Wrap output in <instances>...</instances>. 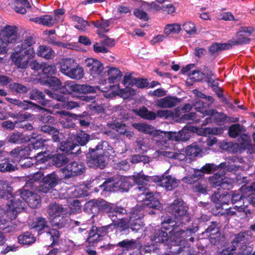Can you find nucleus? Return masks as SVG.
I'll use <instances>...</instances> for the list:
<instances>
[{"label": "nucleus", "mask_w": 255, "mask_h": 255, "mask_svg": "<svg viewBox=\"0 0 255 255\" xmlns=\"http://www.w3.org/2000/svg\"><path fill=\"white\" fill-rule=\"evenodd\" d=\"M131 178L132 182L138 185L137 190L141 192V195L149 191L147 183L149 181L154 182L155 180V176H145L141 172L133 175Z\"/></svg>", "instance_id": "f3484780"}, {"label": "nucleus", "mask_w": 255, "mask_h": 255, "mask_svg": "<svg viewBox=\"0 0 255 255\" xmlns=\"http://www.w3.org/2000/svg\"><path fill=\"white\" fill-rule=\"evenodd\" d=\"M129 222L130 228L133 231L137 232L142 228V223L140 219V216L130 217Z\"/></svg>", "instance_id": "ea45409f"}, {"label": "nucleus", "mask_w": 255, "mask_h": 255, "mask_svg": "<svg viewBox=\"0 0 255 255\" xmlns=\"http://www.w3.org/2000/svg\"><path fill=\"white\" fill-rule=\"evenodd\" d=\"M226 181V179L224 178L223 176L218 174H215L210 177L209 179L210 184L214 187L222 186Z\"/></svg>", "instance_id": "c03bdc74"}, {"label": "nucleus", "mask_w": 255, "mask_h": 255, "mask_svg": "<svg viewBox=\"0 0 255 255\" xmlns=\"http://www.w3.org/2000/svg\"><path fill=\"white\" fill-rule=\"evenodd\" d=\"M245 131V128L243 126L237 124L231 126L229 128V134L232 137H236L241 133Z\"/></svg>", "instance_id": "a19ab883"}, {"label": "nucleus", "mask_w": 255, "mask_h": 255, "mask_svg": "<svg viewBox=\"0 0 255 255\" xmlns=\"http://www.w3.org/2000/svg\"><path fill=\"white\" fill-rule=\"evenodd\" d=\"M97 146H100L101 150L104 151V153L108 158V156L113 155L115 153L113 148L109 145L107 142L102 141L100 142L97 145Z\"/></svg>", "instance_id": "3c124183"}, {"label": "nucleus", "mask_w": 255, "mask_h": 255, "mask_svg": "<svg viewBox=\"0 0 255 255\" xmlns=\"http://www.w3.org/2000/svg\"><path fill=\"white\" fill-rule=\"evenodd\" d=\"M45 93L50 97L55 99L58 101L63 102L61 107L67 110H72L74 108L79 107L80 103L74 101H65L66 98L63 95H59L52 92L49 90H45ZM60 106L59 104L56 105L55 107L59 108Z\"/></svg>", "instance_id": "6ab92c4d"}, {"label": "nucleus", "mask_w": 255, "mask_h": 255, "mask_svg": "<svg viewBox=\"0 0 255 255\" xmlns=\"http://www.w3.org/2000/svg\"><path fill=\"white\" fill-rule=\"evenodd\" d=\"M133 127L138 130L145 132L150 133L151 132V128L149 126L143 123H135L132 125Z\"/></svg>", "instance_id": "338daca9"}, {"label": "nucleus", "mask_w": 255, "mask_h": 255, "mask_svg": "<svg viewBox=\"0 0 255 255\" xmlns=\"http://www.w3.org/2000/svg\"><path fill=\"white\" fill-rule=\"evenodd\" d=\"M66 88L70 91L78 93H91L96 92L98 87H94L87 85H80L75 83L74 81H67L65 84Z\"/></svg>", "instance_id": "5701e85b"}, {"label": "nucleus", "mask_w": 255, "mask_h": 255, "mask_svg": "<svg viewBox=\"0 0 255 255\" xmlns=\"http://www.w3.org/2000/svg\"><path fill=\"white\" fill-rule=\"evenodd\" d=\"M85 165L81 162L74 161L68 164L64 168H62V172L65 178L82 174L85 170Z\"/></svg>", "instance_id": "4468645a"}, {"label": "nucleus", "mask_w": 255, "mask_h": 255, "mask_svg": "<svg viewBox=\"0 0 255 255\" xmlns=\"http://www.w3.org/2000/svg\"><path fill=\"white\" fill-rule=\"evenodd\" d=\"M108 70L105 71L108 78V80L110 83H114L121 80L122 76V73L120 70L116 67H107Z\"/></svg>", "instance_id": "7c9ffc66"}, {"label": "nucleus", "mask_w": 255, "mask_h": 255, "mask_svg": "<svg viewBox=\"0 0 255 255\" xmlns=\"http://www.w3.org/2000/svg\"><path fill=\"white\" fill-rule=\"evenodd\" d=\"M192 132L189 129L184 128L178 132H169V137L175 141H186L189 139Z\"/></svg>", "instance_id": "cd10ccee"}, {"label": "nucleus", "mask_w": 255, "mask_h": 255, "mask_svg": "<svg viewBox=\"0 0 255 255\" xmlns=\"http://www.w3.org/2000/svg\"><path fill=\"white\" fill-rule=\"evenodd\" d=\"M180 101L176 97H166L158 100L156 102V105L161 108H170L175 106Z\"/></svg>", "instance_id": "bb28decb"}, {"label": "nucleus", "mask_w": 255, "mask_h": 255, "mask_svg": "<svg viewBox=\"0 0 255 255\" xmlns=\"http://www.w3.org/2000/svg\"><path fill=\"white\" fill-rule=\"evenodd\" d=\"M249 197L247 193H246L245 191H242L241 190V192L239 191L237 193H234L231 195V199L232 200V202L234 204L237 203V202L241 201V200L244 198H247Z\"/></svg>", "instance_id": "bf43d9fd"}, {"label": "nucleus", "mask_w": 255, "mask_h": 255, "mask_svg": "<svg viewBox=\"0 0 255 255\" xmlns=\"http://www.w3.org/2000/svg\"><path fill=\"white\" fill-rule=\"evenodd\" d=\"M60 179L55 172L47 175L42 179V183L38 186V190L43 193H48L60 182Z\"/></svg>", "instance_id": "ddd939ff"}, {"label": "nucleus", "mask_w": 255, "mask_h": 255, "mask_svg": "<svg viewBox=\"0 0 255 255\" xmlns=\"http://www.w3.org/2000/svg\"><path fill=\"white\" fill-rule=\"evenodd\" d=\"M56 114H59L61 116L60 122L65 128H68L69 127V125L68 124L66 125L65 124L64 120H67L68 118H72L73 119H78V118L82 117V116L81 115H77L75 114H73L65 111H57L56 112Z\"/></svg>", "instance_id": "58836bf2"}, {"label": "nucleus", "mask_w": 255, "mask_h": 255, "mask_svg": "<svg viewBox=\"0 0 255 255\" xmlns=\"http://www.w3.org/2000/svg\"><path fill=\"white\" fill-rule=\"evenodd\" d=\"M113 230V225L110 224L106 226L97 228L92 227L89 233L87 241L90 243H95L102 240L103 236L106 235L109 230Z\"/></svg>", "instance_id": "dca6fc26"}, {"label": "nucleus", "mask_w": 255, "mask_h": 255, "mask_svg": "<svg viewBox=\"0 0 255 255\" xmlns=\"http://www.w3.org/2000/svg\"><path fill=\"white\" fill-rule=\"evenodd\" d=\"M9 158H4L0 160V171L10 172L15 170V165L11 163Z\"/></svg>", "instance_id": "79ce46f5"}, {"label": "nucleus", "mask_w": 255, "mask_h": 255, "mask_svg": "<svg viewBox=\"0 0 255 255\" xmlns=\"http://www.w3.org/2000/svg\"><path fill=\"white\" fill-rule=\"evenodd\" d=\"M57 22H58L57 17H53L49 15L41 16V24L44 26L51 27Z\"/></svg>", "instance_id": "864d4df0"}, {"label": "nucleus", "mask_w": 255, "mask_h": 255, "mask_svg": "<svg viewBox=\"0 0 255 255\" xmlns=\"http://www.w3.org/2000/svg\"><path fill=\"white\" fill-rule=\"evenodd\" d=\"M251 27H242L237 32L236 35L229 41L230 46L246 44L250 43V36L254 31Z\"/></svg>", "instance_id": "9b49d317"}, {"label": "nucleus", "mask_w": 255, "mask_h": 255, "mask_svg": "<svg viewBox=\"0 0 255 255\" xmlns=\"http://www.w3.org/2000/svg\"><path fill=\"white\" fill-rule=\"evenodd\" d=\"M194 132H196L198 134L202 136H207L209 134H218L222 133L221 129L217 128H196Z\"/></svg>", "instance_id": "c9c22d12"}, {"label": "nucleus", "mask_w": 255, "mask_h": 255, "mask_svg": "<svg viewBox=\"0 0 255 255\" xmlns=\"http://www.w3.org/2000/svg\"><path fill=\"white\" fill-rule=\"evenodd\" d=\"M78 146L76 145H75L72 142L70 141H66V142H62L59 147V149L65 152H71L73 153L72 151L75 147Z\"/></svg>", "instance_id": "13d9d810"}, {"label": "nucleus", "mask_w": 255, "mask_h": 255, "mask_svg": "<svg viewBox=\"0 0 255 255\" xmlns=\"http://www.w3.org/2000/svg\"><path fill=\"white\" fill-rule=\"evenodd\" d=\"M10 211V209H8L7 206L6 209H3L0 207V224H5L6 222L11 220L9 219L8 216V212Z\"/></svg>", "instance_id": "69168bd1"}, {"label": "nucleus", "mask_w": 255, "mask_h": 255, "mask_svg": "<svg viewBox=\"0 0 255 255\" xmlns=\"http://www.w3.org/2000/svg\"><path fill=\"white\" fill-rule=\"evenodd\" d=\"M43 176V174L41 172H37L32 175L28 177V179L26 181V186H30L33 187L37 188L36 185L35 184L37 183Z\"/></svg>", "instance_id": "603ef678"}, {"label": "nucleus", "mask_w": 255, "mask_h": 255, "mask_svg": "<svg viewBox=\"0 0 255 255\" xmlns=\"http://www.w3.org/2000/svg\"><path fill=\"white\" fill-rule=\"evenodd\" d=\"M196 174L192 176L185 177L183 180L185 183L193 184V190L194 192L206 194L208 190L207 181L204 179H200L197 182H195L196 180L194 179L196 178Z\"/></svg>", "instance_id": "a211bd4d"}, {"label": "nucleus", "mask_w": 255, "mask_h": 255, "mask_svg": "<svg viewBox=\"0 0 255 255\" xmlns=\"http://www.w3.org/2000/svg\"><path fill=\"white\" fill-rule=\"evenodd\" d=\"M45 95L37 89H33L30 94V98L32 100H38L43 106H46L47 101L44 100Z\"/></svg>", "instance_id": "49530a36"}, {"label": "nucleus", "mask_w": 255, "mask_h": 255, "mask_svg": "<svg viewBox=\"0 0 255 255\" xmlns=\"http://www.w3.org/2000/svg\"><path fill=\"white\" fill-rule=\"evenodd\" d=\"M201 151V148L196 143H193L187 146L186 149V154L192 157H197L200 155Z\"/></svg>", "instance_id": "09e8293b"}, {"label": "nucleus", "mask_w": 255, "mask_h": 255, "mask_svg": "<svg viewBox=\"0 0 255 255\" xmlns=\"http://www.w3.org/2000/svg\"><path fill=\"white\" fill-rule=\"evenodd\" d=\"M73 20L77 22V24L75 25V27L82 31H85L86 27L88 25V23L87 21L77 16H74L73 17Z\"/></svg>", "instance_id": "5fc2aeb1"}, {"label": "nucleus", "mask_w": 255, "mask_h": 255, "mask_svg": "<svg viewBox=\"0 0 255 255\" xmlns=\"http://www.w3.org/2000/svg\"><path fill=\"white\" fill-rule=\"evenodd\" d=\"M231 160L236 164L233 165L226 164V162L221 163L218 166L212 163H206L203 166L201 170L202 173H211L219 168L225 169L228 171H236L238 168L242 167V166L239 163H242L243 160L242 158L234 157Z\"/></svg>", "instance_id": "6e6552de"}, {"label": "nucleus", "mask_w": 255, "mask_h": 255, "mask_svg": "<svg viewBox=\"0 0 255 255\" xmlns=\"http://www.w3.org/2000/svg\"><path fill=\"white\" fill-rule=\"evenodd\" d=\"M9 88L12 91L19 93H24L27 91L26 87L17 83L10 84Z\"/></svg>", "instance_id": "0e129e2a"}, {"label": "nucleus", "mask_w": 255, "mask_h": 255, "mask_svg": "<svg viewBox=\"0 0 255 255\" xmlns=\"http://www.w3.org/2000/svg\"><path fill=\"white\" fill-rule=\"evenodd\" d=\"M137 115L147 120H154L157 116L160 118L167 119L168 118L177 117L180 116L178 113L173 112L170 110H158L156 114L154 112L149 111L145 107H142L137 111Z\"/></svg>", "instance_id": "9d476101"}, {"label": "nucleus", "mask_w": 255, "mask_h": 255, "mask_svg": "<svg viewBox=\"0 0 255 255\" xmlns=\"http://www.w3.org/2000/svg\"><path fill=\"white\" fill-rule=\"evenodd\" d=\"M31 229L36 230V231H42L47 227V222L46 220L43 218H39L33 222L32 224L29 223Z\"/></svg>", "instance_id": "a18cd8bd"}, {"label": "nucleus", "mask_w": 255, "mask_h": 255, "mask_svg": "<svg viewBox=\"0 0 255 255\" xmlns=\"http://www.w3.org/2000/svg\"><path fill=\"white\" fill-rule=\"evenodd\" d=\"M89 134L84 131H81L77 134L76 140L81 145H85L89 141Z\"/></svg>", "instance_id": "e2e57ef3"}, {"label": "nucleus", "mask_w": 255, "mask_h": 255, "mask_svg": "<svg viewBox=\"0 0 255 255\" xmlns=\"http://www.w3.org/2000/svg\"><path fill=\"white\" fill-rule=\"evenodd\" d=\"M154 182H158L159 184L165 188L167 190H172L177 187L179 185V181L170 175H163L161 177L155 176Z\"/></svg>", "instance_id": "4be33fe9"}, {"label": "nucleus", "mask_w": 255, "mask_h": 255, "mask_svg": "<svg viewBox=\"0 0 255 255\" xmlns=\"http://www.w3.org/2000/svg\"><path fill=\"white\" fill-rule=\"evenodd\" d=\"M97 210L105 212L111 219H115L114 214L112 212V211H114L113 210H114L113 207V204L100 199L90 200L85 205V210L87 212L95 214Z\"/></svg>", "instance_id": "0eeeda50"}, {"label": "nucleus", "mask_w": 255, "mask_h": 255, "mask_svg": "<svg viewBox=\"0 0 255 255\" xmlns=\"http://www.w3.org/2000/svg\"><path fill=\"white\" fill-rule=\"evenodd\" d=\"M230 46L229 42L227 44L214 43L210 47V51L212 53H215L220 50L228 49Z\"/></svg>", "instance_id": "680f3d73"}, {"label": "nucleus", "mask_w": 255, "mask_h": 255, "mask_svg": "<svg viewBox=\"0 0 255 255\" xmlns=\"http://www.w3.org/2000/svg\"><path fill=\"white\" fill-rule=\"evenodd\" d=\"M251 231H248L244 232H241L235 235L234 240L232 242L231 248H228L227 250L223 251L224 255H226V253L234 252L238 254H245V250L249 240L251 238Z\"/></svg>", "instance_id": "423d86ee"}, {"label": "nucleus", "mask_w": 255, "mask_h": 255, "mask_svg": "<svg viewBox=\"0 0 255 255\" xmlns=\"http://www.w3.org/2000/svg\"><path fill=\"white\" fill-rule=\"evenodd\" d=\"M100 148V146L96 145L95 148H89L90 154L87 157V164L89 166L103 169L107 165L108 159Z\"/></svg>", "instance_id": "39448f33"}, {"label": "nucleus", "mask_w": 255, "mask_h": 255, "mask_svg": "<svg viewBox=\"0 0 255 255\" xmlns=\"http://www.w3.org/2000/svg\"><path fill=\"white\" fill-rule=\"evenodd\" d=\"M40 196L26 189L18 190L14 197L9 202L7 205L10 211L8 212L9 219L14 220L18 213L24 209L26 202L32 208L38 207L40 203Z\"/></svg>", "instance_id": "f03ea898"}, {"label": "nucleus", "mask_w": 255, "mask_h": 255, "mask_svg": "<svg viewBox=\"0 0 255 255\" xmlns=\"http://www.w3.org/2000/svg\"><path fill=\"white\" fill-rule=\"evenodd\" d=\"M67 76L73 79L80 80L84 76L83 69L79 65H74Z\"/></svg>", "instance_id": "4c0bfd02"}, {"label": "nucleus", "mask_w": 255, "mask_h": 255, "mask_svg": "<svg viewBox=\"0 0 255 255\" xmlns=\"http://www.w3.org/2000/svg\"><path fill=\"white\" fill-rule=\"evenodd\" d=\"M31 152H33L31 146L18 147L10 151V154L14 157L18 158H27L30 155Z\"/></svg>", "instance_id": "a878e982"}, {"label": "nucleus", "mask_w": 255, "mask_h": 255, "mask_svg": "<svg viewBox=\"0 0 255 255\" xmlns=\"http://www.w3.org/2000/svg\"><path fill=\"white\" fill-rule=\"evenodd\" d=\"M132 184L131 177L118 176L117 177L106 180L99 187L103 190L110 192L119 190L127 191L132 186Z\"/></svg>", "instance_id": "20e7f679"}, {"label": "nucleus", "mask_w": 255, "mask_h": 255, "mask_svg": "<svg viewBox=\"0 0 255 255\" xmlns=\"http://www.w3.org/2000/svg\"><path fill=\"white\" fill-rule=\"evenodd\" d=\"M36 54L45 59H52L55 56V52L49 46L40 45L38 47Z\"/></svg>", "instance_id": "c756f323"}, {"label": "nucleus", "mask_w": 255, "mask_h": 255, "mask_svg": "<svg viewBox=\"0 0 255 255\" xmlns=\"http://www.w3.org/2000/svg\"><path fill=\"white\" fill-rule=\"evenodd\" d=\"M35 41L32 36H27L17 45L14 52L11 55V59L18 68H25L30 60L35 57L36 53L33 48Z\"/></svg>", "instance_id": "7ed1b4c3"}, {"label": "nucleus", "mask_w": 255, "mask_h": 255, "mask_svg": "<svg viewBox=\"0 0 255 255\" xmlns=\"http://www.w3.org/2000/svg\"><path fill=\"white\" fill-rule=\"evenodd\" d=\"M7 140L9 142L17 144L21 143L26 140L23 134L19 132H13L8 137Z\"/></svg>", "instance_id": "8fccbe9b"}, {"label": "nucleus", "mask_w": 255, "mask_h": 255, "mask_svg": "<svg viewBox=\"0 0 255 255\" xmlns=\"http://www.w3.org/2000/svg\"><path fill=\"white\" fill-rule=\"evenodd\" d=\"M92 23L95 27L100 29L98 30V34H101V32H107L109 31L107 29L111 24V20L101 19V20H97L96 21H92Z\"/></svg>", "instance_id": "f704fd0d"}, {"label": "nucleus", "mask_w": 255, "mask_h": 255, "mask_svg": "<svg viewBox=\"0 0 255 255\" xmlns=\"http://www.w3.org/2000/svg\"><path fill=\"white\" fill-rule=\"evenodd\" d=\"M48 213L50 217H53L55 219L56 217H60L61 216H62V218H66L70 214L68 208L64 207L62 205L56 203H51L49 204ZM67 220L66 219H64L61 222L57 223L55 221L54 223L58 227L62 228L66 224Z\"/></svg>", "instance_id": "1a4fd4ad"}, {"label": "nucleus", "mask_w": 255, "mask_h": 255, "mask_svg": "<svg viewBox=\"0 0 255 255\" xmlns=\"http://www.w3.org/2000/svg\"><path fill=\"white\" fill-rule=\"evenodd\" d=\"M143 195L146 196V198L144 199L143 203H141L143 208H157L160 207L158 200L154 197L153 193L150 192L149 190L146 191Z\"/></svg>", "instance_id": "c85d7f7f"}, {"label": "nucleus", "mask_w": 255, "mask_h": 255, "mask_svg": "<svg viewBox=\"0 0 255 255\" xmlns=\"http://www.w3.org/2000/svg\"><path fill=\"white\" fill-rule=\"evenodd\" d=\"M136 81V78H134L131 75H125L124 77L123 83L124 85L126 86L125 89L120 90L118 94L121 95L124 98H128L130 95H134L135 94V90L131 89L128 86H134Z\"/></svg>", "instance_id": "412c9836"}, {"label": "nucleus", "mask_w": 255, "mask_h": 255, "mask_svg": "<svg viewBox=\"0 0 255 255\" xmlns=\"http://www.w3.org/2000/svg\"><path fill=\"white\" fill-rule=\"evenodd\" d=\"M181 29V27L179 24L176 23L169 24L165 28L164 33L167 35H172L174 34L178 33Z\"/></svg>", "instance_id": "6e6d98bb"}, {"label": "nucleus", "mask_w": 255, "mask_h": 255, "mask_svg": "<svg viewBox=\"0 0 255 255\" xmlns=\"http://www.w3.org/2000/svg\"><path fill=\"white\" fill-rule=\"evenodd\" d=\"M107 126L110 128L116 130L117 132L122 134L127 130L126 125L124 123L116 121L108 123Z\"/></svg>", "instance_id": "de8ad7c7"}, {"label": "nucleus", "mask_w": 255, "mask_h": 255, "mask_svg": "<svg viewBox=\"0 0 255 255\" xmlns=\"http://www.w3.org/2000/svg\"><path fill=\"white\" fill-rule=\"evenodd\" d=\"M169 212L174 216V221L168 219L162 223V227L165 230H170L167 233L162 230H158L155 233L151 240L156 243H161L165 245H179L182 238L190 237L198 230L197 227L186 229L181 225L185 224L190 221V217L187 213V207L181 200H175L168 207Z\"/></svg>", "instance_id": "f257e3e1"}, {"label": "nucleus", "mask_w": 255, "mask_h": 255, "mask_svg": "<svg viewBox=\"0 0 255 255\" xmlns=\"http://www.w3.org/2000/svg\"><path fill=\"white\" fill-rule=\"evenodd\" d=\"M17 33V27L7 25L0 30V40L5 45L14 43L18 38Z\"/></svg>", "instance_id": "f8f14e48"}, {"label": "nucleus", "mask_w": 255, "mask_h": 255, "mask_svg": "<svg viewBox=\"0 0 255 255\" xmlns=\"http://www.w3.org/2000/svg\"><path fill=\"white\" fill-rule=\"evenodd\" d=\"M117 246L121 248H125L127 250L129 251L137 248L138 244L135 240L131 239L130 240H123L119 242Z\"/></svg>", "instance_id": "37998d69"}, {"label": "nucleus", "mask_w": 255, "mask_h": 255, "mask_svg": "<svg viewBox=\"0 0 255 255\" xmlns=\"http://www.w3.org/2000/svg\"><path fill=\"white\" fill-rule=\"evenodd\" d=\"M85 67L91 76L98 77L102 72L104 67L103 64L99 60L93 58L85 60Z\"/></svg>", "instance_id": "aec40b11"}, {"label": "nucleus", "mask_w": 255, "mask_h": 255, "mask_svg": "<svg viewBox=\"0 0 255 255\" xmlns=\"http://www.w3.org/2000/svg\"><path fill=\"white\" fill-rule=\"evenodd\" d=\"M8 101L11 104L17 105L19 107L23 110H28L31 109L34 107H38L36 104H33L32 102L28 101H20L18 100L13 99H7Z\"/></svg>", "instance_id": "e433bc0d"}, {"label": "nucleus", "mask_w": 255, "mask_h": 255, "mask_svg": "<svg viewBox=\"0 0 255 255\" xmlns=\"http://www.w3.org/2000/svg\"><path fill=\"white\" fill-rule=\"evenodd\" d=\"M113 207L114 210H113L114 212L112 211V212H113L115 218L114 220L111 219L113 221V223L111 224V225H113V229L119 228L124 229L126 228L128 221L123 217V216L126 213V209L122 207H117L114 204H113Z\"/></svg>", "instance_id": "2eb2a0df"}, {"label": "nucleus", "mask_w": 255, "mask_h": 255, "mask_svg": "<svg viewBox=\"0 0 255 255\" xmlns=\"http://www.w3.org/2000/svg\"><path fill=\"white\" fill-rule=\"evenodd\" d=\"M12 188L9 185L8 182L5 180H0V198L6 200L5 203L7 209V203L12 199L14 196L11 194Z\"/></svg>", "instance_id": "393cba45"}, {"label": "nucleus", "mask_w": 255, "mask_h": 255, "mask_svg": "<svg viewBox=\"0 0 255 255\" xmlns=\"http://www.w3.org/2000/svg\"><path fill=\"white\" fill-rule=\"evenodd\" d=\"M142 6L148 11H150L152 12L159 11L162 9V5L160 6L157 3L152 2H143L142 4Z\"/></svg>", "instance_id": "4d7b16f0"}, {"label": "nucleus", "mask_w": 255, "mask_h": 255, "mask_svg": "<svg viewBox=\"0 0 255 255\" xmlns=\"http://www.w3.org/2000/svg\"><path fill=\"white\" fill-rule=\"evenodd\" d=\"M205 116H210L211 117L206 119L209 122L213 121L219 125L224 124L226 122L228 121V118L223 113H218L214 109H209L205 111Z\"/></svg>", "instance_id": "b1692460"}, {"label": "nucleus", "mask_w": 255, "mask_h": 255, "mask_svg": "<svg viewBox=\"0 0 255 255\" xmlns=\"http://www.w3.org/2000/svg\"><path fill=\"white\" fill-rule=\"evenodd\" d=\"M42 69L44 74L47 75L55 74L57 71L54 64H45L42 66Z\"/></svg>", "instance_id": "774afa93"}, {"label": "nucleus", "mask_w": 255, "mask_h": 255, "mask_svg": "<svg viewBox=\"0 0 255 255\" xmlns=\"http://www.w3.org/2000/svg\"><path fill=\"white\" fill-rule=\"evenodd\" d=\"M142 251L145 253H149L153 255H158L160 254V249L156 244L145 246Z\"/></svg>", "instance_id": "052dcab7"}, {"label": "nucleus", "mask_w": 255, "mask_h": 255, "mask_svg": "<svg viewBox=\"0 0 255 255\" xmlns=\"http://www.w3.org/2000/svg\"><path fill=\"white\" fill-rule=\"evenodd\" d=\"M36 238L29 232H26L18 237V243L22 245H29L34 243Z\"/></svg>", "instance_id": "473e14b6"}, {"label": "nucleus", "mask_w": 255, "mask_h": 255, "mask_svg": "<svg viewBox=\"0 0 255 255\" xmlns=\"http://www.w3.org/2000/svg\"><path fill=\"white\" fill-rule=\"evenodd\" d=\"M11 4L15 11L21 14L26 13V8L30 7L27 0H12Z\"/></svg>", "instance_id": "2f4dec72"}, {"label": "nucleus", "mask_w": 255, "mask_h": 255, "mask_svg": "<svg viewBox=\"0 0 255 255\" xmlns=\"http://www.w3.org/2000/svg\"><path fill=\"white\" fill-rule=\"evenodd\" d=\"M74 65V60L70 58L64 59L61 63L60 70L67 76Z\"/></svg>", "instance_id": "72a5a7b5"}]
</instances>
